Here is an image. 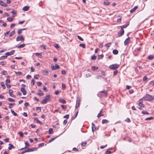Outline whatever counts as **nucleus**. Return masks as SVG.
Segmentation results:
<instances>
[{"mask_svg": "<svg viewBox=\"0 0 154 154\" xmlns=\"http://www.w3.org/2000/svg\"><path fill=\"white\" fill-rule=\"evenodd\" d=\"M130 39V38L129 37H128L125 41L124 43V45H127L130 42V41H129Z\"/></svg>", "mask_w": 154, "mask_h": 154, "instance_id": "10", "label": "nucleus"}, {"mask_svg": "<svg viewBox=\"0 0 154 154\" xmlns=\"http://www.w3.org/2000/svg\"><path fill=\"white\" fill-rule=\"evenodd\" d=\"M147 79V77L146 76H145L143 78V81L144 82L146 81Z\"/></svg>", "mask_w": 154, "mask_h": 154, "instance_id": "43", "label": "nucleus"}, {"mask_svg": "<svg viewBox=\"0 0 154 154\" xmlns=\"http://www.w3.org/2000/svg\"><path fill=\"white\" fill-rule=\"evenodd\" d=\"M125 121L126 122H128V123H129V122H131V120H130V119L128 118H127L126 119V120H125Z\"/></svg>", "mask_w": 154, "mask_h": 154, "instance_id": "50", "label": "nucleus"}, {"mask_svg": "<svg viewBox=\"0 0 154 154\" xmlns=\"http://www.w3.org/2000/svg\"><path fill=\"white\" fill-rule=\"evenodd\" d=\"M0 5L1 6L4 7H6L7 6V5L3 1L1 0L0 1Z\"/></svg>", "mask_w": 154, "mask_h": 154, "instance_id": "15", "label": "nucleus"}, {"mask_svg": "<svg viewBox=\"0 0 154 154\" xmlns=\"http://www.w3.org/2000/svg\"><path fill=\"white\" fill-rule=\"evenodd\" d=\"M109 122V121L106 119H104L102 120V123L103 124H106Z\"/></svg>", "mask_w": 154, "mask_h": 154, "instance_id": "21", "label": "nucleus"}, {"mask_svg": "<svg viewBox=\"0 0 154 154\" xmlns=\"http://www.w3.org/2000/svg\"><path fill=\"white\" fill-rule=\"evenodd\" d=\"M34 120L36 121L37 123L39 124H40L42 125L43 123L42 122H41L40 121H39L38 119L36 118H34Z\"/></svg>", "mask_w": 154, "mask_h": 154, "instance_id": "14", "label": "nucleus"}, {"mask_svg": "<svg viewBox=\"0 0 154 154\" xmlns=\"http://www.w3.org/2000/svg\"><path fill=\"white\" fill-rule=\"evenodd\" d=\"M39 76V75H35L34 76V78L35 79H38V77Z\"/></svg>", "mask_w": 154, "mask_h": 154, "instance_id": "61", "label": "nucleus"}, {"mask_svg": "<svg viewBox=\"0 0 154 154\" xmlns=\"http://www.w3.org/2000/svg\"><path fill=\"white\" fill-rule=\"evenodd\" d=\"M62 88L63 89H65L66 88V85L65 84L63 83L62 85Z\"/></svg>", "mask_w": 154, "mask_h": 154, "instance_id": "55", "label": "nucleus"}, {"mask_svg": "<svg viewBox=\"0 0 154 154\" xmlns=\"http://www.w3.org/2000/svg\"><path fill=\"white\" fill-rule=\"evenodd\" d=\"M96 56L95 55H93L91 56V59L92 60H95L96 59Z\"/></svg>", "mask_w": 154, "mask_h": 154, "instance_id": "33", "label": "nucleus"}, {"mask_svg": "<svg viewBox=\"0 0 154 154\" xmlns=\"http://www.w3.org/2000/svg\"><path fill=\"white\" fill-rule=\"evenodd\" d=\"M59 102L63 104H66V101L64 99L60 98L59 100Z\"/></svg>", "mask_w": 154, "mask_h": 154, "instance_id": "16", "label": "nucleus"}, {"mask_svg": "<svg viewBox=\"0 0 154 154\" xmlns=\"http://www.w3.org/2000/svg\"><path fill=\"white\" fill-rule=\"evenodd\" d=\"M42 73L44 75H48V72L46 70H44L42 72Z\"/></svg>", "mask_w": 154, "mask_h": 154, "instance_id": "19", "label": "nucleus"}, {"mask_svg": "<svg viewBox=\"0 0 154 154\" xmlns=\"http://www.w3.org/2000/svg\"><path fill=\"white\" fill-rule=\"evenodd\" d=\"M138 7L137 6H135L134 8L131 10L130 12L131 13L135 11L137 8Z\"/></svg>", "mask_w": 154, "mask_h": 154, "instance_id": "17", "label": "nucleus"}, {"mask_svg": "<svg viewBox=\"0 0 154 154\" xmlns=\"http://www.w3.org/2000/svg\"><path fill=\"white\" fill-rule=\"evenodd\" d=\"M77 37L81 41H84V39L81 37H80V36L78 35L77 36Z\"/></svg>", "mask_w": 154, "mask_h": 154, "instance_id": "51", "label": "nucleus"}, {"mask_svg": "<svg viewBox=\"0 0 154 154\" xmlns=\"http://www.w3.org/2000/svg\"><path fill=\"white\" fill-rule=\"evenodd\" d=\"M2 73L4 75H6L7 72L5 71H3L2 72Z\"/></svg>", "mask_w": 154, "mask_h": 154, "instance_id": "60", "label": "nucleus"}, {"mask_svg": "<svg viewBox=\"0 0 154 154\" xmlns=\"http://www.w3.org/2000/svg\"><path fill=\"white\" fill-rule=\"evenodd\" d=\"M29 8V7L28 6H26L23 8L22 10L25 11H28Z\"/></svg>", "mask_w": 154, "mask_h": 154, "instance_id": "20", "label": "nucleus"}, {"mask_svg": "<svg viewBox=\"0 0 154 154\" xmlns=\"http://www.w3.org/2000/svg\"><path fill=\"white\" fill-rule=\"evenodd\" d=\"M103 4L104 5H109L110 4V3L109 2H108L107 0L105 1L103 3Z\"/></svg>", "mask_w": 154, "mask_h": 154, "instance_id": "27", "label": "nucleus"}, {"mask_svg": "<svg viewBox=\"0 0 154 154\" xmlns=\"http://www.w3.org/2000/svg\"><path fill=\"white\" fill-rule=\"evenodd\" d=\"M15 30H14L12 31L10 33L9 35V37H11L13 35L15 34Z\"/></svg>", "mask_w": 154, "mask_h": 154, "instance_id": "23", "label": "nucleus"}, {"mask_svg": "<svg viewBox=\"0 0 154 154\" xmlns=\"http://www.w3.org/2000/svg\"><path fill=\"white\" fill-rule=\"evenodd\" d=\"M87 144V142H82L81 143V146H85Z\"/></svg>", "mask_w": 154, "mask_h": 154, "instance_id": "37", "label": "nucleus"}, {"mask_svg": "<svg viewBox=\"0 0 154 154\" xmlns=\"http://www.w3.org/2000/svg\"><path fill=\"white\" fill-rule=\"evenodd\" d=\"M61 107H62V109L64 110H66L67 108L66 106L63 105H61Z\"/></svg>", "mask_w": 154, "mask_h": 154, "instance_id": "40", "label": "nucleus"}, {"mask_svg": "<svg viewBox=\"0 0 154 154\" xmlns=\"http://www.w3.org/2000/svg\"><path fill=\"white\" fill-rule=\"evenodd\" d=\"M37 94L40 96H42L44 95V94L43 93H38Z\"/></svg>", "mask_w": 154, "mask_h": 154, "instance_id": "56", "label": "nucleus"}, {"mask_svg": "<svg viewBox=\"0 0 154 154\" xmlns=\"http://www.w3.org/2000/svg\"><path fill=\"white\" fill-rule=\"evenodd\" d=\"M35 54L36 56H38L39 55H40V56L41 57L42 56V53H35Z\"/></svg>", "mask_w": 154, "mask_h": 154, "instance_id": "53", "label": "nucleus"}, {"mask_svg": "<svg viewBox=\"0 0 154 154\" xmlns=\"http://www.w3.org/2000/svg\"><path fill=\"white\" fill-rule=\"evenodd\" d=\"M9 146L8 147V149L9 150H11L12 148H14V146L11 144H9Z\"/></svg>", "mask_w": 154, "mask_h": 154, "instance_id": "22", "label": "nucleus"}, {"mask_svg": "<svg viewBox=\"0 0 154 154\" xmlns=\"http://www.w3.org/2000/svg\"><path fill=\"white\" fill-rule=\"evenodd\" d=\"M103 57V55L102 54H101L98 55V59H102Z\"/></svg>", "mask_w": 154, "mask_h": 154, "instance_id": "36", "label": "nucleus"}, {"mask_svg": "<svg viewBox=\"0 0 154 154\" xmlns=\"http://www.w3.org/2000/svg\"><path fill=\"white\" fill-rule=\"evenodd\" d=\"M154 98L150 94H147L146 95L145 97H144L143 99L145 100L151 101Z\"/></svg>", "mask_w": 154, "mask_h": 154, "instance_id": "2", "label": "nucleus"}, {"mask_svg": "<svg viewBox=\"0 0 154 154\" xmlns=\"http://www.w3.org/2000/svg\"><path fill=\"white\" fill-rule=\"evenodd\" d=\"M14 50L11 51L10 52H8L5 53V55H6L7 56H10L14 54Z\"/></svg>", "mask_w": 154, "mask_h": 154, "instance_id": "9", "label": "nucleus"}, {"mask_svg": "<svg viewBox=\"0 0 154 154\" xmlns=\"http://www.w3.org/2000/svg\"><path fill=\"white\" fill-rule=\"evenodd\" d=\"M124 33V30L123 29L121 28L119 33V37H121L123 35Z\"/></svg>", "mask_w": 154, "mask_h": 154, "instance_id": "7", "label": "nucleus"}, {"mask_svg": "<svg viewBox=\"0 0 154 154\" xmlns=\"http://www.w3.org/2000/svg\"><path fill=\"white\" fill-rule=\"evenodd\" d=\"M118 73V71L117 70H115L114 72L113 75H117Z\"/></svg>", "mask_w": 154, "mask_h": 154, "instance_id": "57", "label": "nucleus"}, {"mask_svg": "<svg viewBox=\"0 0 154 154\" xmlns=\"http://www.w3.org/2000/svg\"><path fill=\"white\" fill-rule=\"evenodd\" d=\"M10 32V31H9L7 32L6 33H5L4 34L5 36L6 37H8V34H9Z\"/></svg>", "mask_w": 154, "mask_h": 154, "instance_id": "45", "label": "nucleus"}, {"mask_svg": "<svg viewBox=\"0 0 154 154\" xmlns=\"http://www.w3.org/2000/svg\"><path fill=\"white\" fill-rule=\"evenodd\" d=\"M107 94V92L106 91H100L98 93V96L100 97H106Z\"/></svg>", "mask_w": 154, "mask_h": 154, "instance_id": "1", "label": "nucleus"}, {"mask_svg": "<svg viewBox=\"0 0 154 154\" xmlns=\"http://www.w3.org/2000/svg\"><path fill=\"white\" fill-rule=\"evenodd\" d=\"M79 46L82 47L83 48H85V45L84 44H80L79 45Z\"/></svg>", "mask_w": 154, "mask_h": 154, "instance_id": "58", "label": "nucleus"}, {"mask_svg": "<svg viewBox=\"0 0 154 154\" xmlns=\"http://www.w3.org/2000/svg\"><path fill=\"white\" fill-rule=\"evenodd\" d=\"M20 90L23 95H25L26 94V92L24 88H21Z\"/></svg>", "mask_w": 154, "mask_h": 154, "instance_id": "12", "label": "nucleus"}, {"mask_svg": "<svg viewBox=\"0 0 154 154\" xmlns=\"http://www.w3.org/2000/svg\"><path fill=\"white\" fill-rule=\"evenodd\" d=\"M149 85L152 86H153L154 85V81H152L150 82Z\"/></svg>", "mask_w": 154, "mask_h": 154, "instance_id": "49", "label": "nucleus"}, {"mask_svg": "<svg viewBox=\"0 0 154 154\" xmlns=\"http://www.w3.org/2000/svg\"><path fill=\"white\" fill-rule=\"evenodd\" d=\"M37 148H35V147H33L29 148L28 149H27L25 151H24L22 152H21V154H23L24 153L28 152H32L33 151H36L37 150Z\"/></svg>", "mask_w": 154, "mask_h": 154, "instance_id": "3", "label": "nucleus"}, {"mask_svg": "<svg viewBox=\"0 0 154 154\" xmlns=\"http://www.w3.org/2000/svg\"><path fill=\"white\" fill-rule=\"evenodd\" d=\"M138 105L140 107H143L144 106V105L142 103H139Z\"/></svg>", "mask_w": 154, "mask_h": 154, "instance_id": "64", "label": "nucleus"}, {"mask_svg": "<svg viewBox=\"0 0 154 154\" xmlns=\"http://www.w3.org/2000/svg\"><path fill=\"white\" fill-rule=\"evenodd\" d=\"M51 95L50 94H47L45 97V99L48 101L50 100L51 99Z\"/></svg>", "mask_w": 154, "mask_h": 154, "instance_id": "11", "label": "nucleus"}, {"mask_svg": "<svg viewBox=\"0 0 154 154\" xmlns=\"http://www.w3.org/2000/svg\"><path fill=\"white\" fill-rule=\"evenodd\" d=\"M54 131L53 129L52 128H50L49 129L48 131V133L49 134H51L53 133Z\"/></svg>", "mask_w": 154, "mask_h": 154, "instance_id": "29", "label": "nucleus"}, {"mask_svg": "<svg viewBox=\"0 0 154 154\" xmlns=\"http://www.w3.org/2000/svg\"><path fill=\"white\" fill-rule=\"evenodd\" d=\"M8 100L10 102H13L15 101V100L11 98H8Z\"/></svg>", "mask_w": 154, "mask_h": 154, "instance_id": "46", "label": "nucleus"}, {"mask_svg": "<svg viewBox=\"0 0 154 154\" xmlns=\"http://www.w3.org/2000/svg\"><path fill=\"white\" fill-rule=\"evenodd\" d=\"M112 53L116 55L118 54L119 51L117 50L114 49L113 50Z\"/></svg>", "mask_w": 154, "mask_h": 154, "instance_id": "25", "label": "nucleus"}, {"mask_svg": "<svg viewBox=\"0 0 154 154\" xmlns=\"http://www.w3.org/2000/svg\"><path fill=\"white\" fill-rule=\"evenodd\" d=\"M22 29H19L18 30L17 33L18 35H20L21 34L22 32Z\"/></svg>", "mask_w": 154, "mask_h": 154, "instance_id": "48", "label": "nucleus"}, {"mask_svg": "<svg viewBox=\"0 0 154 154\" xmlns=\"http://www.w3.org/2000/svg\"><path fill=\"white\" fill-rule=\"evenodd\" d=\"M119 67V65L116 64L110 65L109 66V68L111 69L115 70L118 68Z\"/></svg>", "mask_w": 154, "mask_h": 154, "instance_id": "4", "label": "nucleus"}, {"mask_svg": "<svg viewBox=\"0 0 154 154\" xmlns=\"http://www.w3.org/2000/svg\"><path fill=\"white\" fill-rule=\"evenodd\" d=\"M7 57V56L6 55H5L2 56L0 57V60H2L3 59H5Z\"/></svg>", "mask_w": 154, "mask_h": 154, "instance_id": "26", "label": "nucleus"}, {"mask_svg": "<svg viewBox=\"0 0 154 154\" xmlns=\"http://www.w3.org/2000/svg\"><path fill=\"white\" fill-rule=\"evenodd\" d=\"M25 44H21L17 46L18 48H21L24 47L25 46Z\"/></svg>", "mask_w": 154, "mask_h": 154, "instance_id": "31", "label": "nucleus"}, {"mask_svg": "<svg viewBox=\"0 0 154 154\" xmlns=\"http://www.w3.org/2000/svg\"><path fill=\"white\" fill-rule=\"evenodd\" d=\"M104 116V115L103 114H102V113L100 114V113H99L97 116V117L98 118H99L101 116Z\"/></svg>", "mask_w": 154, "mask_h": 154, "instance_id": "41", "label": "nucleus"}, {"mask_svg": "<svg viewBox=\"0 0 154 154\" xmlns=\"http://www.w3.org/2000/svg\"><path fill=\"white\" fill-rule=\"evenodd\" d=\"M57 137H56L55 138H52L50 140H49V143H51V142L54 141Z\"/></svg>", "mask_w": 154, "mask_h": 154, "instance_id": "47", "label": "nucleus"}, {"mask_svg": "<svg viewBox=\"0 0 154 154\" xmlns=\"http://www.w3.org/2000/svg\"><path fill=\"white\" fill-rule=\"evenodd\" d=\"M0 63L3 66L5 64V63L6 64V62H5L3 61H2L0 62Z\"/></svg>", "mask_w": 154, "mask_h": 154, "instance_id": "62", "label": "nucleus"}, {"mask_svg": "<svg viewBox=\"0 0 154 154\" xmlns=\"http://www.w3.org/2000/svg\"><path fill=\"white\" fill-rule=\"evenodd\" d=\"M96 129V127L95 125L93 123H92V130L93 132L95 131Z\"/></svg>", "mask_w": 154, "mask_h": 154, "instance_id": "13", "label": "nucleus"}, {"mask_svg": "<svg viewBox=\"0 0 154 154\" xmlns=\"http://www.w3.org/2000/svg\"><path fill=\"white\" fill-rule=\"evenodd\" d=\"M37 85L39 87L41 85H42V83L41 82H37Z\"/></svg>", "mask_w": 154, "mask_h": 154, "instance_id": "42", "label": "nucleus"}, {"mask_svg": "<svg viewBox=\"0 0 154 154\" xmlns=\"http://www.w3.org/2000/svg\"><path fill=\"white\" fill-rule=\"evenodd\" d=\"M36 109L37 111H38V110H39V112H40L41 111V107H36Z\"/></svg>", "mask_w": 154, "mask_h": 154, "instance_id": "54", "label": "nucleus"}, {"mask_svg": "<svg viewBox=\"0 0 154 154\" xmlns=\"http://www.w3.org/2000/svg\"><path fill=\"white\" fill-rule=\"evenodd\" d=\"M13 93V91L11 89H10L9 90V93L10 95H11L12 93Z\"/></svg>", "mask_w": 154, "mask_h": 154, "instance_id": "52", "label": "nucleus"}, {"mask_svg": "<svg viewBox=\"0 0 154 154\" xmlns=\"http://www.w3.org/2000/svg\"><path fill=\"white\" fill-rule=\"evenodd\" d=\"M142 113L144 114H148L149 113L148 112L146 111H143L142 112Z\"/></svg>", "mask_w": 154, "mask_h": 154, "instance_id": "59", "label": "nucleus"}, {"mask_svg": "<svg viewBox=\"0 0 154 154\" xmlns=\"http://www.w3.org/2000/svg\"><path fill=\"white\" fill-rule=\"evenodd\" d=\"M48 102V101L46 100L45 99H43L41 102V103L42 104H45Z\"/></svg>", "mask_w": 154, "mask_h": 154, "instance_id": "32", "label": "nucleus"}, {"mask_svg": "<svg viewBox=\"0 0 154 154\" xmlns=\"http://www.w3.org/2000/svg\"><path fill=\"white\" fill-rule=\"evenodd\" d=\"M154 57L153 55H150L148 56V57L147 58V59L148 60H152V59H153L154 58Z\"/></svg>", "mask_w": 154, "mask_h": 154, "instance_id": "28", "label": "nucleus"}, {"mask_svg": "<svg viewBox=\"0 0 154 154\" xmlns=\"http://www.w3.org/2000/svg\"><path fill=\"white\" fill-rule=\"evenodd\" d=\"M11 112L13 114V115L15 116H18L17 114L15 112L13 109H11Z\"/></svg>", "mask_w": 154, "mask_h": 154, "instance_id": "24", "label": "nucleus"}, {"mask_svg": "<svg viewBox=\"0 0 154 154\" xmlns=\"http://www.w3.org/2000/svg\"><path fill=\"white\" fill-rule=\"evenodd\" d=\"M98 69V67L95 66H93L92 67L91 69L92 70L94 71Z\"/></svg>", "mask_w": 154, "mask_h": 154, "instance_id": "30", "label": "nucleus"}, {"mask_svg": "<svg viewBox=\"0 0 154 154\" xmlns=\"http://www.w3.org/2000/svg\"><path fill=\"white\" fill-rule=\"evenodd\" d=\"M16 40L17 41H23L24 40V38L22 35H20L17 38Z\"/></svg>", "mask_w": 154, "mask_h": 154, "instance_id": "6", "label": "nucleus"}, {"mask_svg": "<svg viewBox=\"0 0 154 154\" xmlns=\"http://www.w3.org/2000/svg\"><path fill=\"white\" fill-rule=\"evenodd\" d=\"M78 111L76 112V113L72 117V119H74L78 115Z\"/></svg>", "mask_w": 154, "mask_h": 154, "instance_id": "34", "label": "nucleus"}, {"mask_svg": "<svg viewBox=\"0 0 154 154\" xmlns=\"http://www.w3.org/2000/svg\"><path fill=\"white\" fill-rule=\"evenodd\" d=\"M153 119V118L152 117H149L148 118H147L145 119V120L146 121H149L150 120Z\"/></svg>", "mask_w": 154, "mask_h": 154, "instance_id": "38", "label": "nucleus"}, {"mask_svg": "<svg viewBox=\"0 0 154 154\" xmlns=\"http://www.w3.org/2000/svg\"><path fill=\"white\" fill-rule=\"evenodd\" d=\"M7 20L9 22H11L13 20V18H11V17H9L7 18Z\"/></svg>", "mask_w": 154, "mask_h": 154, "instance_id": "35", "label": "nucleus"}, {"mask_svg": "<svg viewBox=\"0 0 154 154\" xmlns=\"http://www.w3.org/2000/svg\"><path fill=\"white\" fill-rule=\"evenodd\" d=\"M81 101V99L79 97H78L76 101V109H77L79 106Z\"/></svg>", "mask_w": 154, "mask_h": 154, "instance_id": "5", "label": "nucleus"}, {"mask_svg": "<svg viewBox=\"0 0 154 154\" xmlns=\"http://www.w3.org/2000/svg\"><path fill=\"white\" fill-rule=\"evenodd\" d=\"M60 68V66L58 64H56L55 66H51V69L53 70H56L57 69H59Z\"/></svg>", "mask_w": 154, "mask_h": 154, "instance_id": "8", "label": "nucleus"}, {"mask_svg": "<svg viewBox=\"0 0 154 154\" xmlns=\"http://www.w3.org/2000/svg\"><path fill=\"white\" fill-rule=\"evenodd\" d=\"M15 73L17 75H22V72H17L15 71Z\"/></svg>", "mask_w": 154, "mask_h": 154, "instance_id": "39", "label": "nucleus"}, {"mask_svg": "<svg viewBox=\"0 0 154 154\" xmlns=\"http://www.w3.org/2000/svg\"><path fill=\"white\" fill-rule=\"evenodd\" d=\"M129 22H128L127 23V24H126L122 26H120V27H121V28H122V29H123V28H126L128 26V25H129Z\"/></svg>", "mask_w": 154, "mask_h": 154, "instance_id": "18", "label": "nucleus"}, {"mask_svg": "<svg viewBox=\"0 0 154 154\" xmlns=\"http://www.w3.org/2000/svg\"><path fill=\"white\" fill-rule=\"evenodd\" d=\"M111 43H108L106 44L105 45L106 46H107L108 47H109L110 46L109 45H111Z\"/></svg>", "mask_w": 154, "mask_h": 154, "instance_id": "63", "label": "nucleus"}, {"mask_svg": "<svg viewBox=\"0 0 154 154\" xmlns=\"http://www.w3.org/2000/svg\"><path fill=\"white\" fill-rule=\"evenodd\" d=\"M18 134H20V135L21 137H23V135H24L23 134L22 132L20 131V132H19Z\"/></svg>", "mask_w": 154, "mask_h": 154, "instance_id": "44", "label": "nucleus"}]
</instances>
